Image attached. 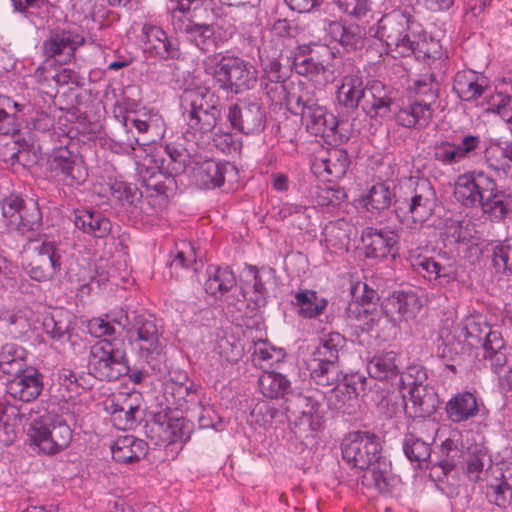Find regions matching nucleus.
I'll list each match as a JSON object with an SVG mask.
<instances>
[{
    "mask_svg": "<svg viewBox=\"0 0 512 512\" xmlns=\"http://www.w3.org/2000/svg\"><path fill=\"white\" fill-rule=\"evenodd\" d=\"M342 458L354 468L363 470L361 483L381 494L392 493L398 483L391 462L382 455L379 438L370 432H351L341 443Z\"/></svg>",
    "mask_w": 512,
    "mask_h": 512,
    "instance_id": "f257e3e1",
    "label": "nucleus"
},
{
    "mask_svg": "<svg viewBox=\"0 0 512 512\" xmlns=\"http://www.w3.org/2000/svg\"><path fill=\"white\" fill-rule=\"evenodd\" d=\"M117 324L126 331L130 342L151 371H160L165 359V344L162 340L163 329L155 316L142 310L121 309Z\"/></svg>",
    "mask_w": 512,
    "mask_h": 512,
    "instance_id": "f03ea898",
    "label": "nucleus"
},
{
    "mask_svg": "<svg viewBox=\"0 0 512 512\" xmlns=\"http://www.w3.org/2000/svg\"><path fill=\"white\" fill-rule=\"evenodd\" d=\"M221 8L204 7V16L196 13L189 19H174V31L183 34L186 40L203 53H210L228 42L236 32L234 25L220 17Z\"/></svg>",
    "mask_w": 512,
    "mask_h": 512,
    "instance_id": "7ed1b4c3",
    "label": "nucleus"
},
{
    "mask_svg": "<svg viewBox=\"0 0 512 512\" xmlns=\"http://www.w3.org/2000/svg\"><path fill=\"white\" fill-rule=\"evenodd\" d=\"M320 92L314 85L300 82L297 95L293 96L295 103L288 104V111L301 117L311 135L320 136L329 144H338L342 141V136H338L339 120L321 103Z\"/></svg>",
    "mask_w": 512,
    "mask_h": 512,
    "instance_id": "20e7f679",
    "label": "nucleus"
},
{
    "mask_svg": "<svg viewBox=\"0 0 512 512\" xmlns=\"http://www.w3.org/2000/svg\"><path fill=\"white\" fill-rule=\"evenodd\" d=\"M179 105L187 132L194 136L202 138L212 133L222 118L220 98L209 87L185 88Z\"/></svg>",
    "mask_w": 512,
    "mask_h": 512,
    "instance_id": "39448f33",
    "label": "nucleus"
},
{
    "mask_svg": "<svg viewBox=\"0 0 512 512\" xmlns=\"http://www.w3.org/2000/svg\"><path fill=\"white\" fill-rule=\"evenodd\" d=\"M386 86L375 79L365 83L360 69H353L343 75L337 85V105L347 112H355L361 108L369 118L377 120L379 101L385 95Z\"/></svg>",
    "mask_w": 512,
    "mask_h": 512,
    "instance_id": "423d86ee",
    "label": "nucleus"
},
{
    "mask_svg": "<svg viewBox=\"0 0 512 512\" xmlns=\"http://www.w3.org/2000/svg\"><path fill=\"white\" fill-rule=\"evenodd\" d=\"M316 394H296L285 399L284 412L280 409L264 405V421L273 423L286 419L294 428L308 434L324 428V415L321 411V399Z\"/></svg>",
    "mask_w": 512,
    "mask_h": 512,
    "instance_id": "0eeeda50",
    "label": "nucleus"
},
{
    "mask_svg": "<svg viewBox=\"0 0 512 512\" xmlns=\"http://www.w3.org/2000/svg\"><path fill=\"white\" fill-rule=\"evenodd\" d=\"M461 335L470 347L482 348L485 366L493 373L508 363L506 341L500 330L491 326L482 316H467L459 324Z\"/></svg>",
    "mask_w": 512,
    "mask_h": 512,
    "instance_id": "6e6552de",
    "label": "nucleus"
},
{
    "mask_svg": "<svg viewBox=\"0 0 512 512\" xmlns=\"http://www.w3.org/2000/svg\"><path fill=\"white\" fill-rule=\"evenodd\" d=\"M24 249L31 251L24 266L25 273L38 283L51 282L61 276L66 261V250L62 244L47 234L29 237Z\"/></svg>",
    "mask_w": 512,
    "mask_h": 512,
    "instance_id": "1a4fd4ad",
    "label": "nucleus"
},
{
    "mask_svg": "<svg viewBox=\"0 0 512 512\" xmlns=\"http://www.w3.org/2000/svg\"><path fill=\"white\" fill-rule=\"evenodd\" d=\"M377 119H393L397 125L408 129H425L432 120L434 109L416 99H406L390 85L379 101Z\"/></svg>",
    "mask_w": 512,
    "mask_h": 512,
    "instance_id": "9d476101",
    "label": "nucleus"
},
{
    "mask_svg": "<svg viewBox=\"0 0 512 512\" xmlns=\"http://www.w3.org/2000/svg\"><path fill=\"white\" fill-rule=\"evenodd\" d=\"M32 418L29 437L33 445L45 455H55L71 443L73 431L66 420L54 410L40 409Z\"/></svg>",
    "mask_w": 512,
    "mask_h": 512,
    "instance_id": "9b49d317",
    "label": "nucleus"
},
{
    "mask_svg": "<svg viewBox=\"0 0 512 512\" xmlns=\"http://www.w3.org/2000/svg\"><path fill=\"white\" fill-rule=\"evenodd\" d=\"M420 22L408 10H393L383 15L375 26L373 37L384 44L386 53H395L402 57L411 47V37L419 28Z\"/></svg>",
    "mask_w": 512,
    "mask_h": 512,
    "instance_id": "f8f14e48",
    "label": "nucleus"
},
{
    "mask_svg": "<svg viewBox=\"0 0 512 512\" xmlns=\"http://www.w3.org/2000/svg\"><path fill=\"white\" fill-rule=\"evenodd\" d=\"M89 374L100 381L112 382L130 372L126 344L122 338L102 339L91 347Z\"/></svg>",
    "mask_w": 512,
    "mask_h": 512,
    "instance_id": "ddd939ff",
    "label": "nucleus"
},
{
    "mask_svg": "<svg viewBox=\"0 0 512 512\" xmlns=\"http://www.w3.org/2000/svg\"><path fill=\"white\" fill-rule=\"evenodd\" d=\"M437 194L432 183L426 178L417 179L405 197L396 202V216L408 229L422 227L434 214Z\"/></svg>",
    "mask_w": 512,
    "mask_h": 512,
    "instance_id": "4468645a",
    "label": "nucleus"
},
{
    "mask_svg": "<svg viewBox=\"0 0 512 512\" xmlns=\"http://www.w3.org/2000/svg\"><path fill=\"white\" fill-rule=\"evenodd\" d=\"M211 75L219 89L235 94L254 89L258 82L254 65L234 55L222 56Z\"/></svg>",
    "mask_w": 512,
    "mask_h": 512,
    "instance_id": "2eb2a0df",
    "label": "nucleus"
},
{
    "mask_svg": "<svg viewBox=\"0 0 512 512\" xmlns=\"http://www.w3.org/2000/svg\"><path fill=\"white\" fill-rule=\"evenodd\" d=\"M3 217L7 226L21 236L39 232L43 226V216L36 200L11 193L1 201Z\"/></svg>",
    "mask_w": 512,
    "mask_h": 512,
    "instance_id": "dca6fc26",
    "label": "nucleus"
},
{
    "mask_svg": "<svg viewBox=\"0 0 512 512\" xmlns=\"http://www.w3.org/2000/svg\"><path fill=\"white\" fill-rule=\"evenodd\" d=\"M51 177L65 186L77 188L88 179V168L75 144L54 147L47 158Z\"/></svg>",
    "mask_w": 512,
    "mask_h": 512,
    "instance_id": "f3484780",
    "label": "nucleus"
},
{
    "mask_svg": "<svg viewBox=\"0 0 512 512\" xmlns=\"http://www.w3.org/2000/svg\"><path fill=\"white\" fill-rule=\"evenodd\" d=\"M410 262L413 270L434 287H446L458 276L457 261L446 251L433 256H411Z\"/></svg>",
    "mask_w": 512,
    "mask_h": 512,
    "instance_id": "a211bd4d",
    "label": "nucleus"
},
{
    "mask_svg": "<svg viewBox=\"0 0 512 512\" xmlns=\"http://www.w3.org/2000/svg\"><path fill=\"white\" fill-rule=\"evenodd\" d=\"M227 120L231 127L247 136L262 133L267 126V110L260 98L238 99L228 108Z\"/></svg>",
    "mask_w": 512,
    "mask_h": 512,
    "instance_id": "6ab92c4d",
    "label": "nucleus"
},
{
    "mask_svg": "<svg viewBox=\"0 0 512 512\" xmlns=\"http://www.w3.org/2000/svg\"><path fill=\"white\" fill-rule=\"evenodd\" d=\"M497 185V180L483 170L467 171L456 178L454 197L464 208H478Z\"/></svg>",
    "mask_w": 512,
    "mask_h": 512,
    "instance_id": "aec40b11",
    "label": "nucleus"
},
{
    "mask_svg": "<svg viewBox=\"0 0 512 512\" xmlns=\"http://www.w3.org/2000/svg\"><path fill=\"white\" fill-rule=\"evenodd\" d=\"M452 92L462 102L478 106L490 102L489 79L483 73L472 69L457 71L453 76Z\"/></svg>",
    "mask_w": 512,
    "mask_h": 512,
    "instance_id": "412c9836",
    "label": "nucleus"
},
{
    "mask_svg": "<svg viewBox=\"0 0 512 512\" xmlns=\"http://www.w3.org/2000/svg\"><path fill=\"white\" fill-rule=\"evenodd\" d=\"M143 198L138 208L147 215H153L163 210L168 202L169 195L176 186V180L165 177L161 173H151L143 176Z\"/></svg>",
    "mask_w": 512,
    "mask_h": 512,
    "instance_id": "4be33fe9",
    "label": "nucleus"
},
{
    "mask_svg": "<svg viewBox=\"0 0 512 512\" xmlns=\"http://www.w3.org/2000/svg\"><path fill=\"white\" fill-rule=\"evenodd\" d=\"M143 51L149 57L160 60H178L182 52L177 38H174L160 26L144 24L142 26Z\"/></svg>",
    "mask_w": 512,
    "mask_h": 512,
    "instance_id": "5701e85b",
    "label": "nucleus"
},
{
    "mask_svg": "<svg viewBox=\"0 0 512 512\" xmlns=\"http://www.w3.org/2000/svg\"><path fill=\"white\" fill-rule=\"evenodd\" d=\"M360 241L367 259L393 258L398 254V234L387 228L366 227L362 230Z\"/></svg>",
    "mask_w": 512,
    "mask_h": 512,
    "instance_id": "b1692460",
    "label": "nucleus"
},
{
    "mask_svg": "<svg viewBox=\"0 0 512 512\" xmlns=\"http://www.w3.org/2000/svg\"><path fill=\"white\" fill-rule=\"evenodd\" d=\"M34 77L39 93L49 98L50 102L57 96L59 86L71 84L79 88L85 84V79L79 72L66 67L56 70L52 64L48 66L47 63L35 70Z\"/></svg>",
    "mask_w": 512,
    "mask_h": 512,
    "instance_id": "393cba45",
    "label": "nucleus"
},
{
    "mask_svg": "<svg viewBox=\"0 0 512 512\" xmlns=\"http://www.w3.org/2000/svg\"><path fill=\"white\" fill-rule=\"evenodd\" d=\"M310 380L318 386L335 385L343 376L339 355L314 349L306 362Z\"/></svg>",
    "mask_w": 512,
    "mask_h": 512,
    "instance_id": "a878e982",
    "label": "nucleus"
},
{
    "mask_svg": "<svg viewBox=\"0 0 512 512\" xmlns=\"http://www.w3.org/2000/svg\"><path fill=\"white\" fill-rule=\"evenodd\" d=\"M43 374L35 367H19L15 375L8 379L5 385V393L24 403L36 400L43 390Z\"/></svg>",
    "mask_w": 512,
    "mask_h": 512,
    "instance_id": "bb28decb",
    "label": "nucleus"
},
{
    "mask_svg": "<svg viewBox=\"0 0 512 512\" xmlns=\"http://www.w3.org/2000/svg\"><path fill=\"white\" fill-rule=\"evenodd\" d=\"M84 42L85 38L75 30L55 29L50 31L48 38L43 42V52L48 59L53 58L66 63Z\"/></svg>",
    "mask_w": 512,
    "mask_h": 512,
    "instance_id": "cd10ccee",
    "label": "nucleus"
},
{
    "mask_svg": "<svg viewBox=\"0 0 512 512\" xmlns=\"http://www.w3.org/2000/svg\"><path fill=\"white\" fill-rule=\"evenodd\" d=\"M421 307V301L413 291H394L381 303L384 314L393 322L416 317Z\"/></svg>",
    "mask_w": 512,
    "mask_h": 512,
    "instance_id": "c85d7f7f",
    "label": "nucleus"
},
{
    "mask_svg": "<svg viewBox=\"0 0 512 512\" xmlns=\"http://www.w3.org/2000/svg\"><path fill=\"white\" fill-rule=\"evenodd\" d=\"M367 371L371 378L386 382L388 391H395L397 383L402 381L399 355L394 351L375 354L367 363Z\"/></svg>",
    "mask_w": 512,
    "mask_h": 512,
    "instance_id": "c756f323",
    "label": "nucleus"
},
{
    "mask_svg": "<svg viewBox=\"0 0 512 512\" xmlns=\"http://www.w3.org/2000/svg\"><path fill=\"white\" fill-rule=\"evenodd\" d=\"M203 268L202 251L195 242L181 240L175 246V253L169 264L170 275L179 279L181 271L191 272L193 275Z\"/></svg>",
    "mask_w": 512,
    "mask_h": 512,
    "instance_id": "7c9ffc66",
    "label": "nucleus"
},
{
    "mask_svg": "<svg viewBox=\"0 0 512 512\" xmlns=\"http://www.w3.org/2000/svg\"><path fill=\"white\" fill-rule=\"evenodd\" d=\"M157 171L152 173H161L165 177L175 179L176 176L185 172L189 155L182 145L168 143L163 148V155L156 153L152 156Z\"/></svg>",
    "mask_w": 512,
    "mask_h": 512,
    "instance_id": "2f4dec72",
    "label": "nucleus"
},
{
    "mask_svg": "<svg viewBox=\"0 0 512 512\" xmlns=\"http://www.w3.org/2000/svg\"><path fill=\"white\" fill-rule=\"evenodd\" d=\"M463 456V451L459 447L457 440L453 438L445 439L432 460L430 476H435L436 480L442 481L456 469Z\"/></svg>",
    "mask_w": 512,
    "mask_h": 512,
    "instance_id": "473e14b6",
    "label": "nucleus"
},
{
    "mask_svg": "<svg viewBox=\"0 0 512 512\" xmlns=\"http://www.w3.org/2000/svg\"><path fill=\"white\" fill-rule=\"evenodd\" d=\"M326 30L330 38L347 52H356L365 46L366 32L358 24L330 21Z\"/></svg>",
    "mask_w": 512,
    "mask_h": 512,
    "instance_id": "72a5a7b5",
    "label": "nucleus"
},
{
    "mask_svg": "<svg viewBox=\"0 0 512 512\" xmlns=\"http://www.w3.org/2000/svg\"><path fill=\"white\" fill-rule=\"evenodd\" d=\"M481 401L469 391L458 392L445 405L447 419L452 423L469 421L480 412Z\"/></svg>",
    "mask_w": 512,
    "mask_h": 512,
    "instance_id": "f704fd0d",
    "label": "nucleus"
},
{
    "mask_svg": "<svg viewBox=\"0 0 512 512\" xmlns=\"http://www.w3.org/2000/svg\"><path fill=\"white\" fill-rule=\"evenodd\" d=\"M411 47L402 57L413 56L417 61L431 63L442 56L441 44L430 36L420 23L414 36L411 37Z\"/></svg>",
    "mask_w": 512,
    "mask_h": 512,
    "instance_id": "c9c22d12",
    "label": "nucleus"
},
{
    "mask_svg": "<svg viewBox=\"0 0 512 512\" xmlns=\"http://www.w3.org/2000/svg\"><path fill=\"white\" fill-rule=\"evenodd\" d=\"M249 270L253 276V285L251 290H243L241 294L248 301V306L252 305V309L258 310L267 305L269 297L267 284L274 277L275 270L271 267L258 269L252 265L249 266Z\"/></svg>",
    "mask_w": 512,
    "mask_h": 512,
    "instance_id": "e433bc0d",
    "label": "nucleus"
},
{
    "mask_svg": "<svg viewBox=\"0 0 512 512\" xmlns=\"http://www.w3.org/2000/svg\"><path fill=\"white\" fill-rule=\"evenodd\" d=\"M478 208L491 222L502 223L512 214V194L497 185Z\"/></svg>",
    "mask_w": 512,
    "mask_h": 512,
    "instance_id": "4c0bfd02",
    "label": "nucleus"
},
{
    "mask_svg": "<svg viewBox=\"0 0 512 512\" xmlns=\"http://www.w3.org/2000/svg\"><path fill=\"white\" fill-rule=\"evenodd\" d=\"M72 221L76 228L94 238H104L112 229L110 219L99 211L75 210Z\"/></svg>",
    "mask_w": 512,
    "mask_h": 512,
    "instance_id": "58836bf2",
    "label": "nucleus"
},
{
    "mask_svg": "<svg viewBox=\"0 0 512 512\" xmlns=\"http://www.w3.org/2000/svg\"><path fill=\"white\" fill-rule=\"evenodd\" d=\"M148 451V444L133 435L119 436L111 445L112 458L122 464L138 462Z\"/></svg>",
    "mask_w": 512,
    "mask_h": 512,
    "instance_id": "ea45409f",
    "label": "nucleus"
},
{
    "mask_svg": "<svg viewBox=\"0 0 512 512\" xmlns=\"http://www.w3.org/2000/svg\"><path fill=\"white\" fill-rule=\"evenodd\" d=\"M139 411L140 405L137 399H133L130 395L112 400L110 413L114 427L119 430L133 429L139 422L137 417Z\"/></svg>",
    "mask_w": 512,
    "mask_h": 512,
    "instance_id": "a19ab883",
    "label": "nucleus"
},
{
    "mask_svg": "<svg viewBox=\"0 0 512 512\" xmlns=\"http://www.w3.org/2000/svg\"><path fill=\"white\" fill-rule=\"evenodd\" d=\"M164 396L173 399L177 409H189L190 406L200 403L199 386L184 376V381L171 379L165 386Z\"/></svg>",
    "mask_w": 512,
    "mask_h": 512,
    "instance_id": "79ce46f5",
    "label": "nucleus"
},
{
    "mask_svg": "<svg viewBox=\"0 0 512 512\" xmlns=\"http://www.w3.org/2000/svg\"><path fill=\"white\" fill-rule=\"evenodd\" d=\"M434 442V437L431 441L422 439L415 432H409L403 439V451L405 456L412 464H416L419 468H429L431 470L432 456L431 445Z\"/></svg>",
    "mask_w": 512,
    "mask_h": 512,
    "instance_id": "37998d69",
    "label": "nucleus"
},
{
    "mask_svg": "<svg viewBox=\"0 0 512 512\" xmlns=\"http://www.w3.org/2000/svg\"><path fill=\"white\" fill-rule=\"evenodd\" d=\"M409 395L411 405L406 406V412L411 417L426 418L436 412L439 397L432 386L410 389Z\"/></svg>",
    "mask_w": 512,
    "mask_h": 512,
    "instance_id": "c03bdc74",
    "label": "nucleus"
},
{
    "mask_svg": "<svg viewBox=\"0 0 512 512\" xmlns=\"http://www.w3.org/2000/svg\"><path fill=\"white\" fill-rule=\"evenodd\" d=\"M74 324L73 314L61 308L44 317L43 329L52 340L66 342L70 340Z\"/></svg>",
    "mask_w": 512,
    "mask_h": 512,
    "instance_id": "a18cd8bd",
    "label": "nucleus"
},
{
    "mask_svg": "<svg viewBox=\"0 0 512 512\" xmlns=\"http://www.w3.org/2000/svg\"><path fill=\"white\" fill-rule=\"evenodd\" d=\"M395 198L394 190L386 181L374 183L366 193L359 198V203L366 211L379 214L388 209Z\"/></svg>",
    "mask_w": 512,
    "mask_h": 512,
    "instance_id": "49530a36",
    "label": "nucleus"
},
{
    "mask_svg": "<svg viewBox=\"0 0 512 512\" xmlns=\"http://www.w3.org/2000/svg\"><path fill=\"white\" fill-rule=\"evenodd\" d=\"M206 275L207 279L204 283V289L211 296H222L236 287V276L230 267L209 265L206 268Z\"/></svg>",
    "mask_w": 512,
    "mask_h": 512,
    "instance_id": "de8ad7c7",
    "label": "nucleus"
},
{
    "mask_svg": "<svg viewBox=\"0 0 512 512\" xmlns=\"http://www.w3.org/2000/svg\"><path fill=\"white\" fill-rule=\"evenodd\" d=\"M228 167V162H220L213 159L205 160L198 164L195 169V181L204 189L220 187L225 182V174Z\"/></svg>",
    "mask_w": 512,
    "mask_h": 512,
    "instance_id": "09e8293b",
    "label": "nucleus"
},
{
    "mask_svg": "<svg viewBox=\"0 0 512 512\" xmlns=\"http://www.w3.org/2000/svg\"><path fill=\"white\" fill-rule=\"evenodd\" d=\"M4 155L11 165L19 164L24 168H30L38 162L34 144L21 137L5 143Z\"/></svg>",
    "mask_w": 512,
    "mask_h": 512,
    "instance_id": "8fccbe9b",
    "label": "nucleus"
},
{
    "mask_svg": "<svg viewBox=\"0 0 512 512\" xmlns=\"http://www.w3.org/2000/svg\"><path fill=\"white\" fill-rule=\"evenodd\" d=\"M14 13L28 20L35 27L41 28L50 17L48 0H10Z\"/></svg>",
    "mask_w": 512,
    "mask_h": 512,
    "instance_id": "3c124183",
    "label": "nucleus"
},
{
    "mask_svg": "<svg viewBox=\"0 0 512 512\" xmlns=\"http://www.w3.org/2000/svg\"><path fill=\"white\" fill-rule=\"evenodd\" d=\"M484 252L496 273L512 274V239L491 241L485 246Z\"/></svg>",
    "mask_w": 512,
    "mask_h": 512,
    "instance_id": "603ef678",
    "label": "nucleus"
},
{
    "mask_svg": "<svg viewBox=\"0 0 512 512\" xmlns=\"http://www.w3.org/2000/svg\"><path fill=\"white\" fill-rule=\"evenodd\" d=\"M350 163V157L345 149L334 148L328 152V157L317 159L314 165L331 177L328 181H333L346 175Z\"/></svg>",
    "mask_w": 512,
    "mask_h": 512,
    "instance_id": "864d4df0",
    "label": "nucleus"
},
{
    "mask_svg": "<svg viewBox=\"0 0 512 512\" xmlns=\"http://www.w3.org/2000/svg\"><path fill=\"white\" fill-rule=\"evenodd\" d=\"M447 229L454 243L467 247L468 256L483 253L477 238L473 236L474 226L469 221L452 220Z\"/></svg>",
    "mask_w": 512,
    "mask_h": 512,
    "instance_id": "5fc2aeb1",
    "label": "nucleus"
},
{
    "mask_svg": "<svg viewBox=\"0 0 512 512\" xmlns=\"http://www.w3.org/2000/svg\"><path fill=\"white\" fill-rule=\"evenodd\" d=\"M296 306L299 308V315L312 319L321 315L328 305V301L318 296L316 291L301 290L295 294Z\"/></svg>",
    "mask_w": 512,
    "mask_h": 512,
    "instance_id": "6e6d98bb",
    "label": "nucleus"
},
{
    "mask_svg": "<svg viewBox=\"0 0 512 512\" xmlns=\"http://www.w3.org/2000/svg\"><path fill=\"white\" fill-rule=\"evenodd\" d=\"M486 457L487 449L482 445L475 444L467 448L466 456H463V471L469 481L477 483L481 479Z\"/></svg>",
    "mask_w": 512,
    "mask_h": 512,
    "instance_id": "4d7b16f0",
    "label": "nucleus"
},
{
    "mask_svg": "<svg viewBox=\"0 0 512 512\" xmlns=\"http://www.w3.org/2000/svg\"><path fill=\"white\" fill-rule=\"evenodd\" d=\"M353 226L345 219H338L330 223L325 228V237L329 245L335 248V251H348Z\"/></svg>",
    "mask_w": 512,
    "mask_h": 512,
    "instance_id": "13d9d810",
    "label": "nucleus"
},
{
    "mask_svg": "<svg viewBox=\"0 0 512 512\" xmlns=\"http://www.w3.org/2000/svg\"><path fill=\"white\" fill-rule=\"evenodd\" d=\"M111 196L121 205L138 208V203L143 198L141 191L136 184L126 182L122 179H111L109 182Z\"/></svg>",
    "mask_w": 512,
    "mask_h": 512,
    "instance_id": "bf43d9fd",
    "label": "nucleus"
},
{
    "mask_svg": "<svg viewBox=\"0 0 512 512\" xmlns=\"http://www.w3.org/2000/svg\"><path fill=\"white\" fill-rule=\"evenodd\" d=\"M261 393L267 398L284 397L291 388V382L281 373L268 372L263 374L259 380Z\"/></svg>",
    "mask_w": 512,
    "mask_h": 512,
    "instance_id": "052dcab7",
    "label": "nucleus"
},
{
    "mask_svg": "<svg viewBox=\"0 0 512 512\" xmlns=\"http://www.w3.org/2000/svg\"><path fill=\"white\" fill-rule=\"evenodd\" d=\"M485 494L488 502L500 509H506L512 503V486L503 473L486 485Z\"/></svg>",
    "mask_w": 512,
    "mask_h": 512,
    "instance_id": "680f3d73",
    "label": "nucleus"
},
{
    "mask_svg": "<svg viewBox=\"0 0 512 512\" xmlns=\"http://www.w3.org/2000/svg\"><path fill=\"white\" fill-rule=\"evenodd\" d=\"M440 84L433 73L422 74L413 83L416 100L432 107L439 97Z\"/></svg>",
    "mask_w": 512,
    "mask_h": 512,
    "instance_id": "e2e57ef3",
    "label": "nucleus"
},
{
    "mask_svg": "<svg viewBox=\"0 0 512 512\" xmlns=\"http://www.w3.org/2000/svg\"><path fill=\"white\" fill-rule=\"evenodd\" d=\"M293 82L287 83H273L268 85H259L261 93L266 97L267 101L271 105L282 106L285 104L288 110L289 103H295L294 95H297V91H292Z\"/></svg>",
    "mask_w": 512,
    "mask_h": 512,
    "instance_id": "0e129e2a",
    "label": "nucleus"
},
{
    "mask_svg": "<svg viewBox=\"0 0 512 512\" xmlns=\"http://www.w3.org/2000/svg\"><path fill=\"white\" fill-rule=\"evenodd\" d=\"M120 319V311L111 312L105 314L104 317H94L90 319L87 323L88 333L94 337L102 339H112L116 338V329L114 324H117V321Z\"/></svg>",
    "mask_w": 512,
    "mask_h": 512,
    "instance_id": "69168bd1",
    "label": "nucleus"
},
{
    "mask_svg": "<svg viewBox=\"0 0 512 512\" xmlns=\"http://www.w3.org/2000/svg\"><path fill=\"white\" fill-rule=\"evenodd\" d=\"M285 351L282 348H276L267 341L259 340L254 344L252 353V361L255 365L262 367L263 363L272 365L278 363L285 358Z\"/></svg>",
    "mask_w": 512,
    "mask_h": 512,
    "instance_id": "338daca9",
    "label": "nucleus"
},
{
    "mask_svg": "<svg viewBox=\"0 0 512 512\" xmlns=\"http://www.w3.org/2000/svg\"><path fill=\"white\" fill-rule=\"evenodd\" d=\"M400 377L402 381L396 385V390L399 392L407 387H409L410 390L413 388H425L429 386L427 384V370L421 365H411L407 367L405 372H400Z\"/></svg>",
    "mask_w": 512,
    "mask_h": 512,
    "instance_id": "774afa93",
    "label": "nucleus"
}]
</instances>
